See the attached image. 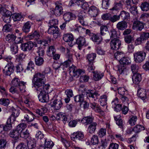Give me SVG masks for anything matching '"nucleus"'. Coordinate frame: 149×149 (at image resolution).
<instances>
[{
    "instance_id": "obj_8",
    "label": "nucleus",
    "mask_w": 149,
    "mask_h": 149,
    "mask_svg": "<svg viewBox=\"0 0 149 149\" xmlns=\"http://www.w3.org/2000/svg\"><path fill=\"white\" fill-rule=\"evenodd\" d=\"M86 93L88 99L91 100L93 101L96 100L97 99L98 96L99 95L97 92L93 90H88Z\"/></svg>"
},
{
    "instance_id": "obj_49",
    "label": "nucleus",
    "mask_w": 149,
    "mask_h": 149,
    "mask_svg": "<svg viewBox=\"0 0 149 149\" xmlns=\"http://www.w3.org/2000/svg\"><path fill=\"white\" fill-rule=\"evenodd\" d=\"M144 129V127L143 126L141 125H137L134 128L133 130L135 132L138 133Z\"/></svg>"
},
{
    "instance_id": "obj_32",
    "label": "nucleus",
    "mask_w": 149,
    "mask_h": 149,
    "mask_svg": "<svg viewBox=\"0 0 149 149\" xmlns=\"http://www.w3.org/2000/svg\"><path fill=\"white\" fill-rule=\"evenodd\" d=\"M27 146L29 149H33L36 146V141L34 139L31 138L28 140Z\"/></svg>"
},
{
    "instance_id": "obj_48",
    "label": "nucleus",
    "mask_w": 149,
    "mask_h": 149,
    "mask_svg": "<svg viewBox=\"0 0 149 149\" xmlns=\"http://www.w3.org/2000/svg\"><path fill=\"white\" fill-rule=\"evenodd\" d=\"M58 21L57 19H53L49 21V27L57 26L56 25L58 24Z\"/></svg>"
},
{
    "instance_id": "obj_9",
    "label": "nucleus",
    "mask_w": 149,
    "mask_h": 149,
    "mask_svg": "<svg viewBox=\"0 0 149 149\" xmlns=\"http://www.w3.org/2000/svg\"><path fill=\"white\" fill-rule=\"evenodd\" d=\"M85 125H88L87 130L88 132L91 134H93L96 129L97 123L95 122H86L84 123Z\"/></svg>"
},
{
    "instance_id": "obj_64",
    "label": "nucleus",
    "mask_w": 149,
    "mask_h": 149,
    "mask_svg": "<svg viewBox=\"0 0 149 149\" xmlns=\"http://www.w3.org/2000/svg\"><path fill=\"white\" fill-rule=\"evenodd\" d=\"M109 143V140L107 138L101 140L100 145L106 148Z\"/></svg>"
},
{
    "instance_id": "obj_57",
    "label": "nucleus",
    "mask_w": 149,
    "mask_h": 149,
    "mask_svg": "<svg viewBox=\"0 0 149 149\" xmlns=\"http://www.w3.org/2000/svg\"><path fill=\"white\" fill-rule=\"evenodd\" d=\"M122 6V4L121 2L118 3H116L114 6L110 9V10H116L121 8Z\"/></svg>"
},
{
    "instance_id": "obj_17",
    "label": "nucleus",
    "mask_w": 149,
    "mask_h": 149,
    "mask_svg": "<svg viewBox=\"0 0 149 149\" xmlns=\"http://www.w3.org/2000/svg\"><path fill=\"white\" fill-rule=\"evenodd\" d=\"M99 9L94 6H91L89 8L88 13L92 17H95L99 14Z\"/></svg>"
},
{
    "instance_id": "obj_16",
    "label": "nucleus",
    "mask_w": 149,
    "mask_h": 149,
    "mask_svg": "<svg viewBox=\"0 0 149 149\" xmlns=\"http://www.w3.org/2000/svg\"><path fill=\"white\" fill-rule=\"evenodd\" d=\"M144 25L142 22L137 19L134 20L133 23L132 28L134 29L141 31L144 28Z\"/></svg>"
},
{
    "instance_id": "obj_37",
    "label": "nucleus",
    "mask_w": 149,
    "mask_h": 149,
    "mask_svg": "<svg viewBox=\"0 0 149 149\" xmlns=\"http://www.w3.org/2000/svg\"><path fill=\"white\" fill-rule=\"evenodd\" d=\"M12 17L14 22L19 21L23 20L22 16L19 13H15L12 15Z\"/></svg>"
},
{
    "instance_id": "obj_4",
    "label": "nucleus",
    "mask_w": 149,
    "mask_h": 149,
    "mask_svg": "<svg viewBox=\"0 0 149 149\" xmlns=\"http://www.w3.org/2000/svg\"><path fill=\"white\" fill-rule=\"evenodd\" d=\"M69 73L70 75L74 77H78L79 76H81L84 74L85 71L84 70L78 69L76 67L72 65L69 68Z\"/></svg>"
},
{
    "instance_id": "obj_40",
    "label": "nucleus",
    "mask_w": 149,
    "mask_h": 149,
    "mask_svg": "<svg viewBox=\"0 0 149 149\" xmlns=\"http://www.w3.org/2000/svg\"><path fill=\"white\" fill-rule=\"evenodd\" d=\"M26 124L22 123L18 125L16 127L15 130L19 133L24 131V129L26 128Z\"/></svg>"
},
{
    "instance_id": "obj_61",
    "label": "nucleus",
    "mask_w": 149,
    "mask_h": 149,
    "mask_svg": "<svg viewBox=\"0 0 149 149\" xmlns=\"http://www.w3.org/2000/svg\"><path fill=\"white\" fill-rule=\"evenodd\" d=\"M111 35L110 36V38L112 39H115L117 38V33L116 31L114 29H112L111 30Z\"/></svg>"
},
{
    "instance_id": "obj_53",
    "label": "nucleus",
    "mask_w": 149,
    "mask_h": 149,
    "mask_svg": "<svg viewBox=\"0 0 149 149\" xmlns=\"http://www.w3.org/2000/svg\"><path fill=\"white\" fill-rule=\"evenodd\" d=\"M39 56H42L45 54L44 47H42V46H39L36 51Z\"/></svg>"
},
{
    "instance_id": "obj_46",
    "label": "nucleus",
    "mask_w": 149,
    "mask_h": 149,
    "mask_svg": "<svg viewBox=\"0 0 149 149\" xmlns=\"http://www.w3.org/2000/svg\"><path fill=\"white\" fill-rule=\"evenodd\" d=\"M45 146L46 149H51L54 146V144L51 140L47 141L45 139Z\"/></svg>"
},
{
    "instance_id": "obj_5",
    "label": "nucleus",
    "mask_w": 149,
    "mask_h": 149,
    "mask_svg": "<svg viewBox=\"0 0 149 149\" xmlns=\"http://www.w3.org/2000/svg\"><path fill=\"white\" fill-rule=\"evenodd\" d=\"M134 59L136 63H140L144 61L146 56V53L142 51L136 52L133 54Z\"/></svg>"
},
{
    "instance_id": "obj_6",
    "label": "nucleus",
    "mask_w": 149,
    "mask_h": 149,
    "mask_svg": "<svg viewBox=\"0 0 149 149\" xmlns=\"http://www.w3.org/2000/svg\"><path fill=\"white\" fill-rule=\"evenodd\" d=\"M118 93L120 95V97L124 104L126 103L128 104V98L127 91L124 88H119L118 89Z\"/></svg>"
},
{
    "instance_id": "obj_26",
    "label": "nucleus",
    "mask_w": 149,
    "mask_h": 149,
    "mask_svg": "<svg viewBox=\"0 0 149 149\" xmlns=\"http://www.w3.org/2000/svg\"><path fill=\"white\" fill-rule=\"evenodd\" d=\"M127 26V23L123 21L119 22L116 25V28L118 30H124Z\"/></svg>"
},
{
    "instance_id": "obj_33",
    "label": "nucleus",
    "mask_w": 149,
    "mask_h": 149,
    "mask_svg": "<svg viewBox=\"0 0 149 149\" xmlns=\"http://www.w3.org/2000/svg\"><path fill=\"white\" fill-rule=\"evenodd\" d=\"M10 136L15 139L17 140L20 137V134L15 130H13L10 132Z\"/></svg>"
},
{
    "instance_id": "obj_22",
    "label": "nucleus",
    "mask_w": 149,
    "mask_h": 149,
    "mask_svg": "<svg viewBox=\"0 0 149 149\" xmlns=\"http://www.w3.org/2000/svg\"><path fill=\"white\" fill-rule=\"evenodd\" d=\"M132 79L134 83L135 84H138L141 80V76L139 73H134L132 76Z\"/></svg>"
},
{
    "instance_id": "obj_55",
    "label": "nucleus",
    "mask_w": 149,
    "mask_h": 149,
    "mask_svg": "<svg viewBox=\"0 0 149 149\" xmlns=\"http://www.w3.org/2000/svg\"><path fill=\"white\" fill-rule=\"evenodd\" d=\"M9 103L10 101L8 99L2 98L0 99V104L4 106H8Z\"/></svg>"
},
{
    "instance_id": "obj_63",
    "label": "nucleus",
    "mask_w": 149,
    "mask_h": 149,
    "mask_svg": "<svg viewBox=\"0 0 149 149\" xmlns=\"http://www.w3.org/2000/svg\"><path fill=\"white\" fill-rule=\"evenodd\" d=\"M119 19L120 17H119V15H114L112 16L111 15L109 21L112 22L114 23L119 20Z\"/></svg>"
},
{
    "instance_id": "obj_15",
    "label": "nucleus",
    "mask_w": 149,
    "mask_h": 149,
    "mask_svg": "<svg viewBox=\"0 0 149 149\" xmlns=\"http://www.w3.org/2000/svg\"><path fill=\"white\" fill-rule=\"evenodd\" d=\"M66 52V56L67 60L65 61L63 63V65L65 66L66 67L73 62V55L70 53V51L68 48H67Z\"/></svg>"
},
{
    "instance_id": "obj_10",
    "label": "nucleus",
    "mask_w": 149,
    "mask_h": 149,
    "mask_svg": "<svg viewBox=\"0 0 149 149\" xmlns=\"http://www.w3.org/2000/svg\"><path fill=\"white\" fill-rule=\"evenodd\" d=\"M56 6L54 9L53 8L52 11L56 16H60L63 14V9L60 3L56 2Z\"/></svg>"
},
{
    "instance_id": "obj_47",
    "label": "nucleus",
    "mask_w": 149,
    "mask_h": 149,
    "mask_svg": "<svg viewBox=\"0 0 149 149\" xmlns=\"http://www.w3.org/2000/svg\"><path fill=\"white\" fill-rule=\"evenodd\" d=\"M46 109L44 107H42L40 109H38L35 110V112L38 114L42 116L46 112Z\"/></svg>"
},
{
    "instance_id": "obj_19",
    "label": "nucleus",
    "mask_w": 149,
    "mask_h": 149,
    "mask_svg": "<svg viewBox=\"0 0 149 149\" xmlns=\"http://www.w3.org/2000/svg\"><path fill=\"white\" fill-rule=\"evenodd\" d=\"M39 94L38 96L39 100L42 102H46L49 100V95L45 92H39Z\"/></svg>"
},
{
    "instance_id": "obj_39",
    "label": "nucleus",
    "mask_w": 149,
    "mask_h": 149,
    "mask_svg": "<svg viewBox=\"0 0 149 149\" xmlns=\"http://www.w3.org/2000/svg\"><path fill=\"white\" fill-rule=\"evenodd\" d=\"M140 8L143 11H147L149 10V3L145 1L141 5Z\"/></svg>"
},
{
    "instance_id": "obj_3",
    "label": "nucleus",
    "mask_w": 149,
    "mask_h": 149,
    "mask_svg": "<svg viewBox=\"0 0 149 149\" xmlns=\"http://www.w3.org/2000/svg\"><path fill=\"white\" fill-rule=\"evenodd\" d=\"M96 57V54L93 53L88 54L86 56V62L88 67L87 70L89 72H93L95 68L93 63Z\"/></svg>"
},
{
    "instance_id": "obj_43",
    "label": "nucleus",
    "mask_w": 149,
    "mask_h": 149,
    "mask_svg": "<svg viewBox=\"0 0 149 149\" xmlns=\"http://www.w3.org/2000/svg\"><path fill=\"white\" fill-rule=\"evenodd\" d=\"M130 12L134 15L136 16L138 14L137 7L135 5L131 6L129 8Z\"/></svg>"
},
{
    "instance_id": "obj_59",
    "label": "nucleus",
    "mask_w": 149,
    "mask_h": 149,
    "mask_svg": "<svg viewBox=\"0 0 149 149\" xmlns=\"http://www.w3.org/2000/svg\"><path fill=\"white\" fill-rule=\"evenodd\" d=\"M6 140L4 139H0V149H2L6 148L7 144Z\"/></svg>"
},
{
    "instance_id": "obj_50",
    "label": "nucleus",
    "mask_w": 149,
    "mask_h": 149,
    "mask_svg": "<svg viewBox=\"0 0 149 149\" xmlns=\"http://www.w3.org/2000/svg\"><path fill=\"white\" fill-rule=\"evenodd\" d=\"M26 82L23 81H21L19 83V85L18 86V88L20 91H25L26 88Z\"/></svg>"
},
{
    "instance_id": "obj_18",
    "label": "nucleus",
    "mask_w": 149,
    "mask_h": 149,
    "mask_svg": "<svg viewBox=\"0 0 149 149\" xmlns=\"http://www.w3.org/2000/svg\"><path fill=\"white\" fill-rule=\"evenodd\" d=\"M76 18V16L70 12L66 13L63 15V18L66 22H69L70 20L75 19Z\"/></svg>"
},
{
    "instance_id": "obj_21",
    "label": "nucleus",
    "mask_w": 149,
    "mask_h": 149,
    "mask_svg": "<svg viewBox=\"0 0 149 149\" xmlns=\"http://www.w3.org/2000/svg\"><path fill=\"white\" fill-rule=\"evenodd\" d=\"M42 86H40L37 88H35L38 93V92H45L47 93L48 92V90L49 89L50 85L49 84H45V83L42 85Z\"/></svg>"
},
{
    "instance_id": "obj_23",
    "label": "nucleus",
    "mask_w": 149,
    "mask_h": 149,
    "mask_svg": "<svg viewBox=\"0 0 149 149\" xmlns=\"http://www.w3.org/2000/svg\"><path fill=\"white\" fill-rule=\"evenodd\" d=\"M32 23L30 21H27L22 26V30L25 33H28L30 31Z\"/></svg>"
},
{
    "instance_id": "obj_41",
    "label": "nucleus",
    "mask_w": 149,
    "mask_h": 149,
    "mask_svg": "<svg viewBox=\"0 0 149 149\" xmlns=\"http://www.w3.org/2000/svg\"><path fill=\"white\" fill-rule=\"evenodd\" d=\"M16 36L13 34H8L5 37L6 40L9 42H13L16 39Z\"/></svg>"
},
{
    "instance_id": "obj_36",
    "label": "nucleus",
    "mask_w": 149,
    "mask_h": 149,
    "mask_svg": "<svg viewBox=\"0 0 149 149\" xmlns=\"http://www.w3.org/2000/svg\"><path fill=\"white\" fill-rule=\"evenodd\" d=\"M107 96L106 95H103L100 96L99 100L101 106H104L106 105L107 104Z\"/></svg>"
},
{
    "instance_id": "obj_52",
    "label": "nucleus",
    "mask_w": 149,
    "mask_h": 149,
    "mask_svg": "<svg viewBox=\"0 0 149 149\" xmlns=\"http://www.w3.org/2000/svg\"><path fill=\"white\" fill-rule=\"evenodd\" d=\"M107 31L108 28L106 26L102 25L101 26L100 33L102 36L105 35V36H107L106 33L107 32Z\"/></svg>"
},
{
    "instance_id": "obj_24",
    "label": "nucleus",
    "mask_w": 149,
    "mask_h": 149,
    "mask_svg": "<svg viewBox=\"0 0 149 149\" xmlns=\"http://www.w3.org/2000/svg\"><path fill=\"white\" fill-rule=\"evenodd\" d=\"M63 104V103L61 100L56 99L53 102L52 106L54 108V109L56 110H58L62 106Z\"/></svg>"
},
{
    "instance_id": "obj_56",
    "label": "nucleus",
    "mask_w": 149,
    "mask_h": 149,
    "mask_svg": "<svg viewBox=\"0 0 149 149\" xmlns=\"http://www.w3.org/2000/svg\"><path fill=\"white\" fill-rule=\"evenodd\" d=\"M10 92L13 94H19L20 91L18 88V87H15L12 86L9 89Z\"/></svg>"
},
{
    "instance_id": "obj_60",
    "label": "nucleus",
    "mask_w": 149,
    "mask_h": 149,
    "mask_svg": "<svg viewBox=\"0 0 149 149\" xmlns=\"http://www.w3.org/2000/svg\"><path fill=\"white\" fill-rule=\"evenodd\" d=\"M131 70L132 72L137 73V72L139 69V66L136 64H133L131 65Z\"/></svg>"
},
{
    "instance_id": "obj_54",
    "label": "nucleus",
    "mask_w": 149,
    "mask_h": 149,
    "mask_svg": "<svg viewBox=\"0 0 149 149\" xmlns=\"http://www.w3.org/2000/svg\"><path fill=\"white\" fill-rule=\"evenodd\" d=\"M12 53L15 54L17 53L18 51V46L16 44H14L10 47Z\"/></svg>"
},
{
    "instance_id": "obj_11",
    "label": "nucleus",
    "mask_w": 149,
    "mask_h": 149,
    "mask_svg": "<svg viewBox=\"0 0 149 149\" xmlns=\"http://www.w3.org/2000/svg\"><path fill=\"white\" fill-rule=\"evenodd\" d=\"M72 117L71 116H67L66 115H62L59 116H57L56 118L54 116H52L50 117V120H54L56 119V120H62V121H67V120H70V121H75L74 120H71L72 119Z\"/></svg>"
},
{
    "instance_id": "obj_42",
    "label": "nucleus",
    "mask_w": 149,
    "mask_h": 149,
    "mask_svg": "<svg viewBox=\"0 0 149 149\" xmlns=\"http://www.w3.org/2000/svg\"><path fill=\"white\" fill-rule=\"evenodd\" d=\"M51 41L50 38H49L48 41H46L45 40H37V43L38 44H40L39 46H42V47H44L47 45L48 42H50Z\"/></svg>"
},
{
    "instance_id": "obj_25",
    "label": "nucleus",
    "mask_w": 149,
    "mask_h": 149,
    "mask_svg": "<svg viewBox=\"0 0 149 149\" xmlns=\"http://www.w3.org/2000/svg\"><path fill=\"white\" fill-rule=\"evenodd\" d=\"M63 39L67 42H71L74 40V37L71 33H64L63 35Z\"/></svg>"
},
{
    "instance_id": "obj_28",
    "label": "nucleus",
    "mask_w": 149,
    "mask_h": 149,
    "mask_svg": "<svg viewBox=\"0 0 149 149\" xmlns=\"http://www.w3.org/2000/svg\"><path fill=\"white\" fill-rule=\"evenodd\" d=\"M91 39L94 42H96L97 44H100L102 39V37L99 34H95L94 33L91 37Z\"/></svg>"
},
{
    "instance_id": "obj_2",
    "label": "nucleus",
    "mask_w": 149,
    "mask_h": 149,
    "mask_svg": "<svg viewBox=\"0 0 149 149\" xmlns=\"http://www.w3.org/2000/svg\"><path fill=\"white\" fill-rule=\"evenodd\" d=\"M131 62L130 58L128 57H125L122 58L120 60V63L121 65L118 67V72L120 74H126L127 69L124 65H128Z\"/></svg>"
},
{
    "instance_id": "obj_27",
    "label": "nucleus",
    "mask_w": 149,
    "mask_h": 149,
    "mask_svg": "<svg viewBox=\"0 0 149 149\" xmlns=\"http://www.w3.org/2000/svg\"><path fill=\"white\" fill-rule=\"evenodd\" d=\"M40 35L38 31L35 30L33 32H32L31 34L28 35L27 37L30 40L34 38L38 39L40 38Z\"/></svg>"
},
{
    "instance_id": "obj_20",
    "label": "nucleus",
    "mask_w": 149,
    "mask_h": 149,
    "mask_svg": "<svg viewBox=\"0 0 149 149\" xmlns=\"http://www.w3.org/2000/svg\"><path fill=\"white\" fill-rule=\"evenodd\" d=\"M85 38L81 36L79 37L76 40V43L78 45V48L79 50H81L83 46L86 45Z\"/></svg>"
},
{
    "instance_id": "obj_1",
    "label": "nucleus",
    "mask_w": 149,
    "mask_h": 149,
    "mask_svg": "<svg viewBox=\"0 0 149 149\" xmlns=\"http://www.w3.org/2000/svg\"><path fill=\"white\" fill-rule=\"evenodd\" d=\"M45 76L43 73L38 72L35 74L32 79L33 87L37 88L39 86H42L45 83Z\"/></svg>"
},
{
    "instance_id": "obj_7",
    "label": "nucleus",
    "mask_w": 149,
    "mask_h": 149,
    "mask_svg": "<svg viewBox=\"0 0 149 149\" xmlns=\"http://www.w3.org/2000/svg\"><path fill=\"white\" fill-rule=\"evenodd\" d=\"M110 44L111 49L117 50L120 49L121 43L120 41L118 38L112 39Z\"/></svg>"
},
{
    "instance_id": "obj_45",
    "label": "nucleus",
    "mask_w": 149,
    "mask_h": 149,
    "mask_svg": "<svg viewBox=\"0 0 149 149\" xmlns=\"http://www.w3.org/2000/svg\"><path fill=\"white\" fill-rule=\"evenodd\" d=\"M91 142L93 145L98 144L99 142L98 136L96 135H93L91 138Z\"/></svg>"
},
{
    "instance_id": "obj_38",
    "label": "nucleus",
    "mask_w": 149,
    "mask_h": 149,
    "mask_svg": "<svg viewBox=\"0 0 149 149\" xmlns=\"http://www.w3.org/2000/svg\"><path fill=\"white\" fill-rule=\"evenodd\" d=\"M36 64L38 66H40L43 64L44 62L43 58L41 56H37L35 58Z\"/></svg>"
},
{
    "instance_id": "obj_34",
    "label": "nucleus",
    "mask_w": 149,
    "mask_h": 149,
    "mask_svg": "<svg viewBox=\"0 0 149 149\" xmlns=\"http://www.w3.org/2000/svg\"><path fill=\"white\" fill-rule=\"evenodd\" d=\"M56 51L54 46H50L49 47L47 50V55L49 57L52 56L54 55V54H55Z\"/></svg>"
},
{
    "instance_id": "obj_14",
    "label": "nucleus",
    "mask_w": 149,
    "mask_h": 149,
    "mask_svg": "<svg viewBox=\"0 0 149 149\" xmlns=\"http://www.w3.org/2000/svg\"><path fill=\"white\" fill-rule=\"evenodd\" d=\"M83 133L81 131L74 132L71 135L72 140L74 141L75 139H78L80 141H83L84 138Z\"/></svg>"
},
{
    "instance_id": "obj_12",
    "label": "nucleus",
    "mask_w": 149,
    "mask_h": 149,
    "mask_svg": "<svg viewBox=\"0 0 149 149\" xmlns=\"http://www.w3.org/2000/svg\"><path fill=\"white\" fill-rule=\"evenodd\" d=\"M34 46V44L31 41L22 44L20 45L21 49L24 52L31 50Z\"/></svg>"
},
{
    "instance_id": "obj_13",
    "label": "nucleus",
    "mask_w": 149,
    "mask_h": 149,
    "mask_svg": "<svg viewBox=\"0 0 149 149\" xmlns=\"http://www.w3.org/2000/svg\"><path fill=\"white\" fill-rule=\"evenodd\" d=\"M48 33L50 34H52L55 39L57 38L60 36L59 29L58 26L49 27Z\"/></svg>"
},
{
    "instance_id": "obj_62",
    "label": "nucleus",
    "mask_w": 149,
    "mask_h": 149,
    "mask_svg": "<svg viewBox=\"0 0 149 149\" xmlns=\"http://www.w3.org/2000/svg\"><path fill=\"white\" fill-rule=\"evenodd\" d=\"M20 82L19 79L18 78H15L13 79L12 81V85L13 86L15 87H18Z\"/></svg>"
},
{
    "instance_id": "obj_31",
    "label": "nucleus",
    "mask_w": 149,
    "mask_h": 149,
    "mask_svg": "<svg viewBox=\"0 0 149 149\" xmlns=\"http://www.w3.org/2000/svg\"><path fill=\"white\" fill-rule=\"evenodd\" d=\"M120 19H121L123 20H128L130 18V14L128 12L124 10L122 11L119 15Z\"/></svg>"
},
{
    "instance_id": "obj_44",
    "label": "nucleus",
    "mask_w": 149,
    "mask_h": 149,
    "mask_svg": "<svg viewBox=\"0 0 149 149\" xmlns=\"http://www.w3.org/2000/svg\"><path fill=\"white\" fill-rule=\"evenodd\" d=\"M106 129L101 128L98 130L97 134L100 138H102L106 135Z\"/></svg>"
},
{
    "instance_id": "obj_35",
    "label": "nucleus",
    "mask_w": 149,
    "mask_h": 149,
    "mask_svg": "<svg viewBox=\"0 0 149 149\" xmlns=\"http://www.w3.org/2000/svg\"><path fill=\"white\" fill-rule=\"evenodd\" d=\"M74 99L76 102H83L84 100V95L82 94L78 95L74 97Z\"/></svg>"
},
{
    "instance_id": "obj_58",
    "label": "nucleus",
    "mask_w": 149,
    "mask_h": 149,
    "mask_svg": "<svg viewBox=\"0 0 149 149\" xmlns=\"http://www.w3.org/2000/svg\"><path fill=\"white\" fill-rule=\"evenodd\" d=\"M20 134V137L24 138H26L29 136V133L28 130H26L25 131H23Z\"/></svg>"
},
{
    "instance_id": "obj_51",
    "label": "nucleus",
    "mask_w": 149,
    "mask_h": 149,
    "mask_svg": "<svg viewBox=\"0 0 149 149\" xmlns=\"http://www.w3.org/2000/svg\"><path fill=\"white\" fill-rule=\"evenodd\" d=\"M3 73L6 75H10L14 71V69L7 68L3 69Z\"/></svg>"
},
{
    "instance_id": "obj_29",
    "label": "nucleus",
    "mask_w": 149,
    "mask_h": 149,
    "mask_svg": "<svg viewBox=\"0 0 149 149\" xmlns=\"http://www.w3.org/2000/svg\"><path fill=\"white\" fill-rule=\"evenodd\" d=\"M139 96L143 100L145 99L147 97V92L146 90L143 88L139 89L137 91Z\"/></svg>"
},
{
    "instance_id": "obj_30",
    "label": "nucleus",
    "mask_w": 149,
    "mask_h": 149,
    "mask_svg": "<svg viewBox=\"0 0 149 149\" xmlns=\"http://www.w3.org/2000/svg\"><path fill=\"white\" fill-rule=\"evenodd\" d=\"M93 73V79L95 81L100 80L103 76V73L98 72L97 71L91 72Z\"/></svg>"
}]
</instances>
